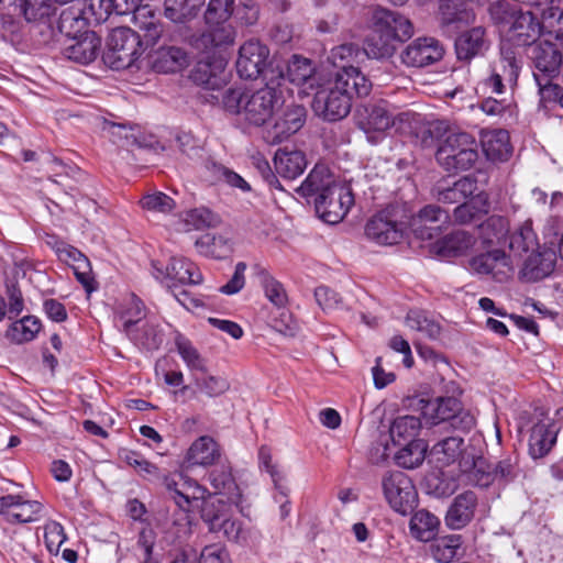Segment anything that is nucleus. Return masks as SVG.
<instances>
[{
	"instance_id": "nucleus-43",
	"label": "nucleus",
	"mask_w": 563,
	"mask_h": 563,
	"mask_svg": "<svg viewBox=\"0 0 563 563\" xmlns=\"http://www.w3.org/2000/svg\"><path fill=\"white\" fill-rule=\"evenodd\" d=\"M421 421L415 416L397 417L389 427V434L395 445L418 440Z\"/></svg>"
},
{
	"instance_id": "nucleus-15",
	"label": "nucleus",
	"mask_w": 563,
	"mask_h": 563,
	"mask_svg": "<svg viewBox=\"0 0 563 563\" xmlns=\"http://www.w3.org/2000/svg\"><path fill=\"white\" fill-rule=\"evenodd\" d=\"M269 49L258 41H249L239 49L236 71L241 78L256 79L267 66Z\"/></svg>"
},
{
	"instance_id": "nucleus-19",
	"label": "nucleus",
	"mask_w": 563,
	"mask_h": 563,
	"mask_svg": "<svg viewBox=\"0 0 563 563\" xmlns=\"http://www.w3.org/2000/svg\"><path fill=\"white\" fill-rule=\"evenodd\" d=\"M43 505L36 500H24L20 495L0 497V515L9 523H27L38 519Z\"/></svg>"
},
{
	"instance_id": "nucleus-50",
	"label": "nucleus",
	"mask_w": 563,
	"mask_h": 563,
	"mask_svg": "<svg viewBox=\"0 0 563 563\" xmlns=\"http://www.w3.org/2000/svg\"><path fill=\"white\" fill-rule=\"evenodd\" d=\"M462 545L460 534H449L434 540L430 547L432 558L439 563H450Z\"/></svg>"
},
{
	"instance_id": "nucleus-41",
	"label": "nucleus",
	"mask_w": 563,
	"mask_h": 563,
	"mask_svg": "<svg viewBox=\"0 0 563 563\" xmlns=\"http://www.w3.org/2000/svg\"><path fill=\"white\" fill-rule=\"evenodd\" d=\"M474 243L473 234L464 230H457L439 241L438 253L444 257L460 256L470 250Z\"/></svg>"
},
{
	"instance_id": "nucleus-35",
	"label": "nucleus",
	"mask_w": 563,
	"mask_h": 563,
	"mask_svg": "<svg viewBox=\"0 0 563 563\" xmlns=\"http://www.w3.org/2000/svg\"><path fill=\"white\" fill-rule=\"evenodd\" d=\"M205 0H165L164 15L174 23L185 24L196 19Z\"/></svg>"
},
{
	"instance_id": "nucleus-6",
	"label": "nucleus",
	"mask_w": 563,
	"mask_h": 563,
	"mask_svg": "<svg viewBox=\"0 0 563 563\" xmlns=\"http://www.w3.org/2000/svg\"><path fill=\"white\" fill-rule=\"evenodd\" d=\"M408 223L409 218L406 203H390L367 221L365 234L377 244H397L408 229Z\"/></svg>"
},
{
	"instance_id": "nucleus-31",
	"label": "nucleus",
	"mask_w": 563,
	"mask_h": 563,
	"mask_svg": "<svg viewBox=\"0 0 563 563\" xmlns=\"http://www.w3.org/2000/svg\"><path fill=\"white\" fill-rule=\"evenodd\" d=\"M559 428L556 423H536L529 437V453L533 459L547 455L556 442Z\"/></svg>"
},
{
	"instance_id": "nucleus-64",
	"label": "nucleus",
	"mask_w": 563,
	"mask_h": 563,
	"mask_svg": "<svg viewBox=\"0 0 563 563\" xmlns=\"http://www.w3.org/2000/svg\"><path fill=\"white\" fill-rule=\"evenodd\" d=\"M66 539L64 528L59 522L51 521L45 526L44 540L51 553H58Z\"/></svg>"
},
{
	"instance_id": "nucleus-42",
	"label": "nucleus",
	"mask_w": 563,
	"mask_h": 563,
	"mask_svg": "<svg viewBox=\"0 0 563 563\" xmlns=\"http://www.w3.org/2000/svg\"><path fill=\"white\" fill-rule=\"evenodd\" d=\"M440 520L433 514L426 509H420L413 514L410 519L411 534L422 542L434 539L438 533Z\"/></svg>"
},
{
	"instance_id": "nucleus-24",
	"label": "nucleus",
	"mask_w": 563,
	"mask_h": 563,
	"mask_svg": "<svg viewBox=\"0 0 563 563\" xmlns=\"http://www.w3.org/2000/svg\"><path fill=\"white\" fill-rule=\"evenodd\" d=\"M477 506V496L472 490H466L454 497L451 503L444 522L452 530L466 527L473 519Z\"/></svg>"
},
{
	"instance_id": "nucleus-1",
	"label": "nucleus",
	"mask_w": 563,
	"mask_h": 563,
	"mask_svg": "<svg viewBox=\"0 0 563 563\" xmlns=\"http://www.w3.org/2000/svg\"><path fill=\"white\" fill-rule=\"evenodd\" d=\"M371 90V80L357 67L342 65L333 79L318 88L311 108L324 121L336 122L349 115L354 97H366Z\"/></svg>"
},
{
	"instance_id": "nucleus-4",
	"label": "nucleus",
	"mask_w": 563,
	"mask_h": 563,
	"mask_svg": "<svg viewBox=\"0 0 563 563\" xmlns=\"http://www.w3.org/2000/svg\"><path fill=\"white\" fill-rule=\"evenodd\" d=\"M410 406H417L438 431L467 433L475 427V417L455 397H438L434 400L415 397Z\"/></svg>"
},
{
	"instance_id": "nucleus-27",
	"label": "nucleus",
	"mask_w": 563,
	"mask_h": 563,
	"mask_svg": "<svg viewBox=\"0 0 563 563\" xmlns=\"http://www.w3.org/2000/svg\"><path fill=\"white\" fill-rule=\"evenodd\" d=\"M150 57L152 67L157 73H175L188 65L187 53L175 45H167L166 42L152 51Z\"/></svg>"
},
{
	"instance_id": "nucleus-38",
	"label": "nucleus",
	"mask_w": 563,
	"mask_h": 563,
	"mask_svg": "<svg viewBox=\"0 0 563 563\" xmlns=\"http://www.w3.org/2000/svg\"><path fill=\"white\" fill-rule=\"evenodd\" d=\"M220 457L217 442L210 437H200L189 448L186 460L191 465L207 466Z\"/></svg>"
},
{
	"instance_id": "nucleus-61",
	"label": "nucleus",
	"mask_w": 563,
	"mask_h": 563,
	"mask_svg": "<svg viewBox=\"0 0 563 563\" xmlns=\"http://www.w3.org/2000/svg\"><path fill=\"white\" fill-rule=\"evenodd\" d=\"M196 387L206 396L214 398L223 395L230 388V383L227 378L214 375H207L202 377H194Z\"/></svg>"
},
{
	"instance_id": "nucleus-39",
	"label": "nucleus",
	"mask_w": 563,
	"mask_h": 563,
	"mask_svg": "<svg viewBox=\"0 0 563 563\" xmlns=\"http://www.w3.org/2000/svg\"><path fill=\"white\" fill-rule=\"evenodd\" d=\"M465 454L470 453L464 449V439L460 435H448L431 449V455L435 456L437 461L443 465L460 461Z\"/></svg>"
},
{
	"instance_id": "nucleus-53",
	"label": "nucleus",
	"mask_w": 563,
	"mask_h": 563,
	"mask_svg": "<svg viewBox=\"0 0 563 563\" xmlns=\"http://www.w3.org/2000/svg\"><path fill=\"white\" fill-rule=\"evenodd\" d=\"M119 456L123 462L133 467L144 479L153 481L161 478L159 468L145 460L140 453L123 449L120 451Z\"/></svg>"
},
{
	"instance_id": "nucleus-47",
	"label": "nucleus",
	"mask_w": 563,
	"mask_h": 563,
	"mask_svg": "<svg viewBox=\"0 0 563 563\" xmlns=\"http://www.w3.org/2000/svg\"><path fill=\"white\" fill-rule=\"evenodd\" d=\"M57 29L66 36V40L89 31L87 29V21L81 15V10L74 7H69L60 11L57 21Z\"/></svg>"
},
{
	"instance_id": "nucleus-63",
	"label": "nucleus",
	"mask_w": 563,
	"mask_h": 563,
	"mask_svg": "<svg viewBox=\"0 0 563 563\" xmlns=\"http://www.w3.org/2000/svg\"><path fill=\"white\" fill-rule=\"evenodd\" d=\"M143 209L167 213L175 208V201L164 192L147 195L141 199Z\"/></svg>"
},
{
	"instance_id": "nucleus-22",
	"label": "nucleus",
	"mask_w": 563,
	"mask_h": 563,
	"mask_svg": "<svg viewBox=\"0 0 563 563\" xmlns=\"http://www.w3.org/2000/svg\"><path fill=\"white\" fill-rule=\"evenodd\" d=\"M539 18L531 11H520L506 30V38L516 46L532 45L540 36Z\"/></svg>"
},
{
	"instance_id": "nucleus-32",
	"label": "nucleus",
	"mask_w": 563,
	"mask_h": 563,
	"mask_svg": "<svg viewBox=\"0 0 563 563\" xmlns=\"http://www.w3.org/2000/svg\"><path fill=\"white\" fill-rule=\"evenodd\" d=\"M209 481L214 489V494L225 497L223 501H228V505H238L240 503L241 492L228 466L221 465L213 468L209 473Z\"/></svg>"
},
{
	"instance_id": "nucleus-14",
	"label": "nucleus",
	"mask_w": 563,
	"mask_h": 563,
	"mask_svg": "<svg viewBox=\"0 0 563 563\" xmlns=\"http://www.w3.org/2000/svg\"><path fill=\"white\" fill-rule=\"evenodd\" d=\"M134 23L137 27L136 34L139 35L142 51L154 47L162 41L166 42L167 34L164 30V24L153 9L148 5L140 8L134 15Z\"/></svg>"
},
{
	"instance_id": "nucleus-36",
	"label": "nucleus",
	"mask_w": 563,
	"mask_h": 563,
	"mask_svg": "<svg viewBox=\"0 0 563 563\" xmlns=\"http://www.w3.org/2000/svg\"><path fill=\"white\" fill-rule=\"evenodd\" d=\"M136 322L128 319L123 323V331L136 344L146 350H157L163 343V334L154 324L145 323L141 330L135 329Z\"/></svg>"
},
{
	"instance_id": "nucleus-60",
	"label": "nucleus",
	"mask_w": 563,
	"mask_h": 563,
	"mask_svg": "<svg viewBox=\"0 0 563 563\" xmlns=\"http://www.w3.org/2000/svg\"><path fill=\"white\" fill-rule=\"evenodd\" d=\"M260 279L267 299L276 307H285V305L288 301V298L282 283L276 280L266 271H262L260 273Z\"/></svg>"
},
{
	"instance_id": "nucleus-26",
	"label": "nucleus",
	"mask_w": 563,
	"mask_h": 563,
	"mask_svg": "<svg viewBox=\"0 0 563 563\" xmlns=\"http://www.w3.org/2000/svg\"><path fill=\"white\" fill-rule=\"evenodd\" d=\"M455 53L461 62H471L474 57L484 55L488 48L485 29L482 26L473 27L461 33L455 38Z\"/></svg>"
},
{
	"instance_id": "nucleus-57",
	"label": "nucleus",
	"mask_w": 563,
	"mask_h": 563,
	"mask_svg": "<svg viewBox=\"0 0 563 563\" xmlns=\"http://www.w3.org/2000/svg\"><path fill=\"white\" fill-rule=\"evenodd\" d=\"M234 0H210L205 12L206 23L220 25L225 23L233 14Z\"/></svg>"
},
{
	"instance_id": "nucleus-17",
	"label": "nucleus",
	"mask_w": 563,
	"mask_h": 563,
	"mask_svg": "<svg viewBox=\"0 0 563 563\" xmlns=\"http://www.w3.org/2000/svg\"><path fill=\"white\" fill-rule=\"evenodd\" d=\"M100 48L101 37L96 32L88 31L65 40L62 54L71 62L88 65L98 57Z\"/></svg>"
},
{
	"instance_id": "nucleus-49",
	"label": "nucleus",
	"mask_w": 563,
	"mask_h": 563,
	"mask_svg": "<svg viewBox=\"0 0 563 563\" xmlns=\"http://www.w3.org/2000/svg\"><path fill=\"white\" fill-rule=\"evenodd\" d=\"M314 67L310 59L299 55H292L287 64V78L290 82L297 86L309 84L313 86Z\"/></svg>"
},
{
	"instance_id": "nucleus-52",
	"label": "nucleus",
	"mask_w": 563,
	"mask_h": 563,
	"mask_svg": "<svg viewBox=\"0 0 563 563\" xmlns=\"http://www.w3.org/2000/svg\"><path fill=\"white\" fill-rule=\"evenodd\" d=\"M195 244L199 253L212 258H223L231 252L228 240L222 235L206 233Z\"/></svg>"
},
{
	"instance_id": "nucleus-30",
	"label": "nucleus",
	"mask_w": 563,
	"mask_h": 563,
	"mask_svg": "<svg viewBox=\"0 0 563 563\" xmlns=\"http://www.w3.org/2000/svg\"><path fill=\"white\" fill-rule=\"evenodd\" d=\"M339 183L325 165L317 164L296 191L305 198L325 194Z\"/></svg>"
},
{
	"instance_id": "nucleus-58",
	"label": "nucleus",
	"mask_w": 563,
	"mask_h": 563,
	"mask_svg": "<svg viewBox=\"0 0 563 563\" xmlns=\"http://www.w3.org/2000/svg\"><path fill=\"white\" fill-rule=\"evenodd\" d=\"M494 483L508 484L520 475L519 459L516 455H508L493 464Z\"/></svg>"
},
{
	"instance_id": "nucleus-21",
	"label": "nucleus",
	"mask_w": 563,
	"mask_h": 563,
	"mask_svg": "<svg viewBox=\"0 0 563 563\" xmlns=\"http://www.w3.org/2000/svg\"><path fill=\"white\" fill-rule=\"evenodd\" d=\"M555 263L556 252L551 247L542 246L527 257L519 273L520 279L526 283L542 280L553 273Z\"/></svg>"
},
{
	"instance_id": "nucleus-3",
	"label": "nucleus",
	"mask_w": 563,
	"mask_h": 563,
	"mask_svg": "<svg viewBox=\"0 0 563 563\" xmlns=\"http://www.w3.org/2000/svg\"><path fill=\"white\" fill-rule=\"evenodd\" d=\"M221 102L227 112L242 117L249 124L262 126L284 106L285 100L279 88L265 85L256 90L230 87L222 92Z\"/></svg>"
},
{
	"instance_id": "nucleus-29",
	"label": "nucleus",
	"mask_w": 563,
	"mask_h": 563,
	"mask_svg": "<svg viewBox=\"0 0 563 563\" xmlns=\"http://www.w3.org/2000/svg\"><path fill=\"white\" fill-rule=\"evenodd\" d=\"M462 473L467 474L468 481L479 487H488L494 483L493 464L485 457L465 454L459 461Z\"/></svg>"
},
{
	"instance_id": "nucleus-25",
	"label": "nucleus",
	"mask_w": 563,
	"mask_h": 563,
	"mask_svg": "<svg viewBox=\"0 0 563 563\" xmlns=\"http://www.w3.org/2000/svg\"><path fill=\"white\" fill-rule=\"evenodd\" d=\"M489 198L484 190H479L470 200L457 205L451 216L452 222L457 225L478 224L488 214Z\"/></svg>"
},
{
	"instance_id": "nucleus-55",
	"label": "nucleus",
	"mask_w": 563,
	"mask_h": 563,
	"mask_svg": "<svg viewBox=\"0 0 563 563\" xmlns=\"http://www.w3.org/2000/svg\"><path fill=\"white\" fill-rule=\"evenodd\" d=\"M519 63L516 58L515 52L510 48L501 47V59L497 68L493 70L494 74H498L503 80L506 81L510 87L517 85L519 76Z\"/></svg>"
},
{
	"instance_id": "nucleus-40",
	"label": "nucleus",
	"mask_w": 563,
	"mask_h": 563,
	"mask_svg": "<svg viewBox=\"0 0 563 563\" xmlns=\"http://www.w3.org/2000/svg\"><path fill=\"white\" fill-rule=\"evenodd\" d=\"M165 271L169 279L181 285H198L202 282V275L196 264L184 257H172Z\"/></svg>"
},
{
	"instance_id": "nucleus-45",
	"label": "nucleus",
	"mask_w": 563,
	"mask_h": 563,
	"mask_svg": "<svg viewBox=\"0 0 563 563\" xmlns=\"http://www.w3.org/2000/svg\"><path fill=\"white\" fill-rule=\"evenodd\" d=\"M57 7L53 0H21L18 12L27 22H38L49 27L51 16L56 13Z\"/></svg>"
},
{
	"instance_id": "nucleus-23",
	"label": "nucleus",
	"mask_w": 563,
	"mask_h": 563,
	"mask_svg": "<svg viewBox=\"0 0 563 563\" xmlns=\"http://www.w3.org/2000/svg\"><path fill=\"white\" fill-rule=\"evenodd\" d=\"M478 181L474 175H466L453 183L452 186L438 184L431 190L432 196L442 203H462L479 191Z\"/></svg>"
},
{
	"instance_id": "nucleus-5",
	"label": "nucleus",
	"mask_w": 563,
	"mask_h": 563,
	"mask_svg": "<svg viewBox=\"0 0 563 563\" xmlns=\"http://www.w3.org/2000/svg\"><path fill=\"white\" fill-rule=\"evenodd\" d=\"M478 159L476 139L467 132H452L439 144L435 161L448 173L471 169Z\"/></svg>"
},
{
	"instance_id": "nucleus-48",
	"label": "nucleus",
	"mask_w": 563,
	"mask_h": 563,
	"mask_svg": "<svg viewBox=\"0 0 563 563\" xmlns=\"http://www.w3.org/2000/svg\"><path fill=\"white\" fill-rule=\"evenodd\" d=\"M428 445L421 440L402 443V448L396 453L397 464L404 468H415L422 464Z\"/></svg>"
},
{
	"instance_id": "nucleus-51",
	"label": "nucleus",
	"mask_w": 563,
	"mask_h": 563,
	"mask_svg": "<svg viewBox=\"0 0 563 563\" xmlns=\"http://www.w3.org/2000/svg\"><path fill=\"white\" fill-rule=\"evenodd\" d=\"M423 488L428 495L437 498L451 496L455 489V482L441 471H433L426 475Z\"/></svg>"
},
{
	"instance_id": "nucleus-33",
	"label": "nucleus",
	"mask_w": 563,
	"mask_h": 563,
	"mask_svg": "<svg viewBox=\"0 0 563 563\" xmlns=\"http://www.w3.org/2000/svg\"><path fill=\"white\" fill-rule=\"evenodd\" d=\"M534 9L537 15H540V34L550 35L563 43V10L554 4V0H549L547 4Z\"/></svg>"
},
{
	"instance_id": "nucleus-62",
	"label": "nucleus",
	"mask_w": 563,
	"mask_h": 563,
	"mask_svg": "<svg viewBox=\"0 0 563 563\" xmlns=\"http://www.w3.org/2000/svg\"><path fill=\"white\" fill-rule=\"evenodd\" d=\"M406 322L410 329L424 333L429 339H437L441 331L440 325L428 319L422 311L410 310Z\"/></svg>"
},
{
	"instance_id": "nucleus-59",
	"label": "nucleus",
	"mask_w": 563,
	"mask_h": 563,
	"mask_svg": "<svg viewBox=\"0 0 563 563\" xmlns=\"http://www.w3.org/2000/svg\"><path fill=\"white\" fill-rule=\"evenodd\" d=\"M104 129L108 130L113 143H118L121 146H141L137 129L135 126L122 123L106 122Z\"/></svg>"
},
{
	"instance_id": "nucleus-54",
	"label": "nucleus",
	"mask_w": 563,
	"mask_h": 563,
	"mask_svg": "<svg viewBox=\"0 0 563 563\" xmlns=\"http://www.w3.org/2000/svg\"><path fill=\"white\" fill-rule=\"evenodd\" d=\"M175 344L178 353L191 372L207 373L206 360L187 338L178 334L175 339Z\"/></svg>"
},
{
	"instance_id": "nucleus-12",
	"label": "nucleus",
	"mask_w": 563,
	"mask_h": 563,
	"mask_svg": "<svg viewBox=\"0 0 563 563\" xmlns=\"http://www.w3.org/2000/svg\"><path fill=\"white\" fill-rule=\"evenodd\" d=\"M408 228L421 240L437 238L444 224L451 221L450 213L438 205H426L417 214L408 210Z\"/></svg>"
},
{
	"instance_id": "nucleus-11",
	"label": "nucleus",
	"mask_w": 563,
	"mask_h": 563,
	"mask_svg": "<svg viewBox=\"0 0 563 563\" xmlns=\"http://www.w3.org/2000/svg\"><path fill=\"white\" fill-rule=\"evenodd\" d=\"M317 214L327 223H339L354 205V196L349 186L338 184L328 192L318 195L314 200Z\"/></svg>"
},
{
	"instance_id": "nucleus-37",
	"label": "nucleus",
	"mask_w": 563,
	"mask_h": 563,
	"mask_svg": "<svg viewBox=\"0 0 563 563\" xmlns=\"http://www.w3.org/2000/svg\"><path fill=\"white\" fill-rule=\"evenodd\" d=\"M479 236L487 244L503 245L507 242L510 231L509 220L499 214H493L477 224Z\"/></svg>"
},
{
	"instance_id": "nucleus-13",
	"label": "nucleus",
	"mask_w": 563,
	"mask_h": 563,
	"mask_svg": "<svg viewBox=\"0 0 563 563\" xmlns=\"http://www.w3.org/2000/svg\"><path fill=\"white\" fill-rule=\"evenodd\" d=\"M531 59L533 62L537 77L542 82L550 81L562 73L563 54L560 48L550 41H543L532 47Z\"/></svg>"
},
{
	"instance_id": "nucleus-7",
	"label": "nucleus",
	"mask_w": 563,
	"mask_h": 563,
	"mask_svg": "<svg viewBox=\"0 0 563 563\" xmlns=\"http://www.w3.org/2000/svg\"><path fill=\"white\" fill-rule=\"evenodd\" d=\"M140 41L136 32L128 26L113 29L102 54L104 64L117 70L130 67L143 53Z\"/></svg>"
},
{
	"instance_id": "nucleus-20",
	"label": "nucleus",
	"mask_w": 563,
	"mask_h": 563,
	"mask_svg": "<svg viewBox=\"0 0 563 563\" xmlns=\"http://www.w3.org/2000/svg\"><path fill=\"white\" fill-rule=\"evenodd\" d=\"M470 267L477 274L492 275L497 282L506 280L512 271L509 257L498 249L472 257Z\"/></svg>"
},
{
	"instance_id": "nucleus-56",
	"label": "nucleus",
	"mask_w": 563,
	"mask_h": 563,
	"mask_svg": "<svg viewBox=\"0 0 563 563\" xmlns=\"http://www.w3.org/2000/svg\"><path fill=\"white\" fill-rule=\"evenodd\" d=\"M488 14L494 24L505 30L511 24L514 19L520 12L508 0H498L489 4Z\"/></svg>"
},
{
	"instance_id": "nucleus-2",
	"label": "nucleus",
	"mask_w": 563,
	"mask_h": 563,
	"mask_svg": "<svg viewBox=\"0 0 563 563\" xmlns=\"http://www.w3.org/2000/svg\"><path fill=\"white\" fill-rule=\"evenodd\" d=\"M366 35L363 53L369 58H389L396 52V44L409 40L413 35L411 21L397 10L379 5L369 7L364 12Z\"/></svg>"
},
{
	"instance_id": "nucleus-8",
	"label": "nucleus",
	"mask_w": 563,
	"mask_h": 563,
	"mask_svg": "<svg viewBox=\"0 0 563 563\" xmlns=\"http://www.w3.org/2000/svg\"><path fill=\"white\" fill-rule=\"evenodd\" d=\"M230 510L231 505L223 501V498H211L203 501L201 518L211 532H222L228 540L244 544L247 541L249 531L243 527L242 521L231 518Z\"/></svg>"
},
{
	"instance_id": "nucleus-28",
	"label": "nucleus",
	"mask_w": 563,
	"mask_h": 563,
	"mask_svg": "<svg viewBox=\"0 0 563 563\" xmlns=\"http://www.w3.org/2000/svg\"><path fill=\"white\" fill-rule=\"evenodd\" d=\"M481 145L485 156L492 162H505L512 152L509 133L503 129L483 132Z\"/></svg>"
},
{
	"instance_id": "nucleus-34",
	"label": "nucleus",
	"mask_w": 563,
	"mask_h": 563,
	"mask_svg": "<svg viewBox=\"0 0 563 563\" xmlns=\"http://www.w3.org/2000/svg\"><path fill=\"white\" fill-rule=\"evenodd\" d=\"M276 173L285 179H295L307 167L306 156L301 151L278 150L274 157Z\"/></svg>"
},
{
	"instance_id": "nucleus-46",
	"label": "nucleus",
	"mask_w": 563,
	"mask_h": 563,
	"mask_svg": "<svg viewBox=\"0 0 563 563\" xmlns=\"http://www.w3.org/2000/svg\"><path fill=\"white\" fill-rule=\"evenodd\" d=\"M42 328L41 320L35 316H25L13 322L5 336L13 343L22 344L32 341Z\"/></svg>"
},
{
	"instance_id": "nucleus-10",
	"label": "nucleus",
	"mask_w": 563,
	"mask_h": 563,
	"mask_svg": "<svg viewBox=\"0 0 563 563\" xmlns=\"http://www.w3.org/2000/svg\"><path fill=\"white\" fill-rule=\"evenodd\" d=\"M356 125L366 134L367 141L377 144L393 125V113L385 100L360 104L355 110Z\"/></svg>"
},
{
	"instance_id": "nucleus-16",
	"label": "nucleus",
	"mask_w": 563,
	"mask_h": 563,
	"mask_svg": "<svg viewBox=\"0 0 563 563\" xmlns=\"http://www.w3.org/2000/svg\"><path fill=\"white\" fill-rule=\"evenodd\" d=\"M444 54L440 42L434 37H418L401 52V62L409 67H426L439 62Z\"/></svg>"
},
{
	"instance_id": "nucleus-9",
	"label": "nucleus",
	"mask_w": 563,
	"mask_h": 563,
	"mask_svg": "<svg viewBox=\"0 0 563 563\" xmlns=\"http://www.w3.org/2000/svg\"><path fill=\"white\" fill-rule=\"evenodd\" d=\"M384 496L400 515L410 514L418 504V493L410 477L401 471L389 472L382 479Z\"/></svg>"
},
{
	"instance_id": "nucleus-18",
	"label": "nucleus",
	"mask_w": 563,
	"mask_h": 563,
	"mask_svg": "<svg viewBox=\"0 0 563 563\" xmlns=\"http://www.w3.org/2000/svg\"><path fill=\"white\" fill-rule=\"evenodd\" d=\"M307 110L303 106L289 103L285 106L268 131L269 142L282 143L297 133L305 124Z\"/></svg>"
},
{
	"instance_id": "nucleus-44",
	"label": "nucleus",
	"mask_w": 563,
	"mask_h": 563,
	"mask_svg": "<svg viewBox=\"0 0 563 563\" xmlns=\"http://www.w3.org/2000/svg\"><path fill=\"white\" fill-rule=\"evenodd\" d=\"M507 241L510 251L518 256H521L523 253L529 251L533 253L541 249L530 221H526L516 231L508 235Z\"/></svg>"
}]
</instances>
